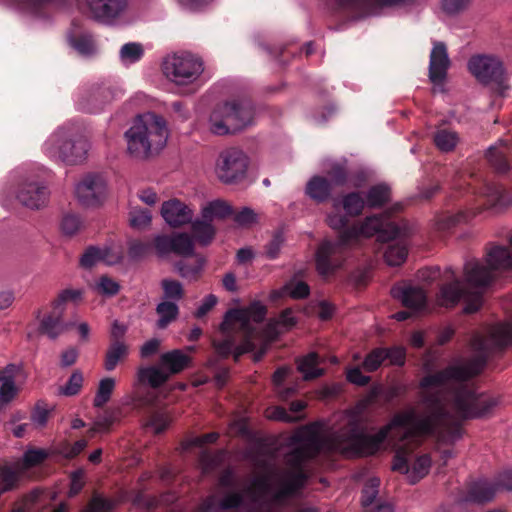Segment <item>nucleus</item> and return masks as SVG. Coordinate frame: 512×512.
I'll return each mask as SVG.
<instances>
[{
    "mask_svg": "<svg viewBox=\"0 0 512 512\" xmlns=\"http://www.w3.org/2000/svg\"><path fill=\"white\" fill-rule=\"evenodd\" d=\"M303 401H294L290 404L289 411L280 406L268 407L265 410V417L270 420L283 421L287 423L296 422L301 419L300 412L305 408Z\"/></svg>",
    "mask_w": 512,
    "mask_h": 512,
    "instance_id": "obj_24",
    "label": "nucleus"
},
{
    "mask_svg": "<svg viewBox=\"0 0 512 512\" xmlns=\"http://www.w3.org/2000/svg\"><path fill=\"white\" fill-rule=\"evenodd\" d=\"M82 295L83 292L80 289H65L58 295L53 305H55V309L62 308L64 310V305L67 302L71 301L77 303L81 300Z\"/></svg>",
    "mask_w": 512,
    "mask_h": 512,
    "instance_id": "obj_52",
    "label": "nucleus"
},
{
    "mask_svg": "<svg viewBox=\"0 0 512 512\" xmlns=\"http://www.w3.org/2000/svg\"><path fill=\"white\" fill-rule=\"evenodd\" d=\"M50 412L51 409L46 404L37 403L31 415L32 424L37 428L44 427L48 422Z\"/></svg>",
    "mask_w": 512,
    "mask_h": 512,
    "instance_id": "obj_51",
    "label": "nucleus"
},
{
    "mask_svg": "<svg viewBox=\"0 0 512 512\" xmlns=\"http://www.w3.org/2000/svg\"><path fill=\"white\" fill-rule=\"evenodd\" d=\"M221 457L222 455L220 453L212 454L206 449L202 450L199 457V463L203 472H209L213 469L219 463Z\"/></svg>",
    "mask_w": 512,
    "mask_h": 512,
    "instance_id": "obj_58",
    "label": "nucleus"
},
{
    "mask_svg": "<svg viewBox=\"0 0 512 512\" xmlns=\"http://www.w3.org/2000/svg\"><path fill=\"white\" fill-rule=\"evenodd\" d=\"M106 182L100 175L87 174L76 183L74 194L80 205L84 207H96L100 205L105 196Z\"/></svg>",
    "mask_w": 512,
    "mask_h": 512,
    "instance_id": "obj_14",
    "label": "nucleus"
},
{
    "mask_svg": "<svg viewBox=\"0 0 512 512\" xmlns=\"http://www.w3.org/2000/svg\"><path fill=\"white\" fill-rule=\"evenodd\" d=\"M254 117V107L249 101L227 102L213 110L209 128L216 135L235 133L251 125Z\"/></svg>",
    "mask_w": 512,
    "mask_h": 512,
    "instance_id": "obj_7",
    "label": "nucleus"
},
{
    "mask_svg": "<svg viewBox=\"0 0 512 512\" xmlns=\"http://www.w3.org/2000/svg\"><path fill=\"white\" fill-rule=\"evenodd\" d=\"M48 195V189L43 183L34 179V176L27 175L17 193V198L22 205L39 209L46 204Z\"/></svg>",
    "mask_w": 512,
    "mask_h": 512,
    "instance_id": "obj_17",
    "label": "nucleus"
},
{
    "mask_svg": "<svg viewBox=\"0 0 512 512\" xmlns=\"http://www.w3.org/2000/svg\"><path fill=\"white\" fill-rule=\"evenodd\" d=\"M47 455V452L43 449H30L24 453L22 461L17 462V464H19L20 469L29 468L41 463Z\"/></svg>",
    "mask_w": 512,
    "mask_h": 512,
    "instance_id": "obj_47",
    "label": "nucleus"
},
{
    "mask_svg": "<svg viewBox=\"0 0 512 512\" xmlns=\"http://www.w3.org/2000/svg\"><path fill=\"white\" fill-rule=\"evenodd\" d=\"M115 388V380L113 378L107 377L102 379L99 382V386L94 398V405L96 407H102L106 404Z\"/></svg>",
    "mask_w": 512,
    "mask_h": 512,
    "instance_id": "obj_40",
    "label": "nucleus"
},
{
    "mask_svg": "<svg viewBox=\"0 0 512 512\" xmlns=\"http://www.w3.org/2000/svg\"><path fill=\"white\" fill-rule=\"evenodd\" d=\"M380 480L377 477H371L362 490L361 502L363 506H369L373 503L378 495Z\"/></svg>",
    "mask_w": 512,
    "mask_h": 512,
    "instance_id": "obj_48",
    "label": "nucleus"
},
{
    "mask_svg": "<svg viewBox=\"0 0 512 512\" xmlns=\"http://www.w3.org/2000/svg\"><path fill=\"white\" fill-rule=\"evenodd\" d=\"M18 366L9 364L3 370V378L0 381V405L10 403L18 394L19 388L15 384V373Z\"/></svg>",
    "mask_w": 512,
    "mask_h": 512,
    "instance_id": "obj_25",
    "label": "nucleus"
},
{
    "mask_svg": "<svg viewBox=\"0 0 512 512\" xmlns=\"http://www.w3.org/2000/svg\"><path fill=\"white\" fill-rule=\"evenodd\" d=\"M319 364V356L311 352L297 360V369L305 380H311L323 375L324 370L319 368Z\"/></svg>",
    "mask_w": 512,
    "mask_h": 512,
    "instance_id": "obj_30",
    "label": "nucleus"
},
{
    "mask_svg": "<svg viewBox=\"0 0 512 512\" xmlns=\"http://www.w3.org/2000/svg\"><path fill=\"white\" fill-rule=\"evenodd\" d=\"M284 242L282 233H277L266 246L265 254L269 259H275L280 253V249Z\"/></svg>",
    "mask_w": 512,
    "mask_h": 512,
    "instance_id": "obj_63",
    "label": "nucleus"
},
{
    "mask_svg": "<svg viewBox=\"0 0 512 512\" xmlns=\"http://www.w3.org/2000/svg\"><path fill=\"white\" fill-rule=\"evenodd\" d=\"M376 234L382 241L402 238L409 234V227L405 222L389 221L385 214L368 216L340 231L338 240L326 239L319 244L315 253L316 271L324 278L333 275L344 264L346 248Z\"/></svg>",
    "mask_w": 512,
    "mask_h": 512,
    "instance_id": "obj_3",
    "label": "nucleus"
},
{
    "mask_svg": "<svg viewBox=\"0 0 512 512\" xmlns=\"http://www.w3.org/2000/svg\"><path fill=\"white\" fill-rule=\"evenodd\" d=\"M128 355V346L121 341H115L112 343L106 353L105 357V369L112 371L116 368L118 363Z\"/></svg>",
    "mask_w": 512,
    "mask_h": 512,
    "instance_id": "obj_34",
    "label": "nucleus"
},
{
    "mask_svg": "<svg viewBox=\"0 0 512 512\" xmlns=\"http://www.w3.org/2000/svg\"><path fill=\"white\" fill-rule=\"evenodd\" d=\"M218 439V433L211 432L208 434H205L203 436L193 437L191 439H188L183 443L184 449H189L190 447L196 446V447H202L206 443H213Z\"/></svg>",
    "mask_w": 512,
    "mask_h": 512,
    "instance_id": "obj_62",
    "label": "nucleus"
},
{
    "mask_svg": "<svg viewBox=\"0 0 512 512\" xmlns=\"http://www.w3.org/2000/svg\"><path fill=\"white\" fill-rule=\"evenodd\" d=\"M63 309H55L53 305V313L43 317L40 322V331L46 334L49 338H57L64 330V323L62 321Z\"/></svg>",
    "mask_w": 512,
    "mask_h": 512,
    "instance_id": "obj_29",
    "label": "nucleus"
},
{
    "mask_svg": "<svg viewBox=\"0 0 512 512\" xmlns=\"http://www.w3.org/2000/svg\"><path fill=\"white\" fill-rule=\"evenodd\" d=\"M468 69L473 76L484 84H495L500 95L508 89L506 72L501 60L490 55H476L468 61Z\"/></svg>",
    "mask_w": 512,
    "mask_h": 512,
    "instance_id": "obj_10",
    "label": "nucleus"
},
{
    "mask_svg": "<svg viewBox=\"0 0 512 512\" xmlns=\"http://www.w3.org/2000/svg\"><path fill=\"white\" fill-rule=\"evenodd\" d=\"M391 198V189L385 183H380L369 188L365 195L368 208H379L385 205Z\"/></svg>",
    "mask_w": 512,
    "mask_h": 512,
    "instance_id": "obj_32",
    "label": "nucleus"
},
{
    "mask_svg": "<svg viewBox=\"0 0 512 512\" xmlns=\"http://www.w3.org/2000/svg\"><path fill=\"white\" fill-rule=\"evenodd\" d=\"M247 168V156L239 149L231 148L220 153L215 164V174L221 182L231 184L241 180Z\"/></svg>",
    "mask_w": 512,
    "mask_h": 512,
    "instance_id": "obj_11",
    "label": "nucleus"
},
{
    "mask_svg": "<svg viewBox=\"0 0 512 512\" xmlns=\"http://www.w3.org/2000/svg\"><path fill=\"white\" fill-rule=\"evenodd\" d=\"M114 98V93L109 85L93 87L87 99L78 100L79 109L89 113H98L103 106Z\"/></svg>",
    "mask_w": 512,
    "mask_h": 512,
    "instance_id": "obj_22",
    "label": "nucleus"
},
{
    "mask_svg": "<svg viewBox=\"0 0 512 512\" xmlns=\"http://www.w3.org/2000/svg\"><path fill=\"white\" fill-rule=\"evenodd\" d=\"M407 253L406 243L399 241L388 246L384 257L389 266H399L406 260Z\"/></svg>",
    "mask_w": 512,
    "mask_h": 512,
    "instance_id": "obj_37",
    "label": "nucleus"
},
{
    "mask_svg": "<svg viewBox=\"0 0 512 512\" xmlns=\"http://www.w3.org/2000/svg\"><path fill=\"white\" fill-rule=\"evenodd\" d=\"M509 148L505 141H499L488 148L486 157L497 172L504 173L509 169L507 160Z\"/></svg>",
    "mask_w": 512,
    "mask_h": 512,
    "instance_id": "obj_28",
    "label": "nucleus"
},
{
    "mask_svg": "<svg viewBox=\"0 0 512 512\" xmlns=\"http://www.w3.org/2000/svg\"><path fill=\"white\" fill-rule=\"evenodd\" d=\"M87 150V141L75 133V128L72 125L59 127L43 145V153L48 158L67 163L81 161Z\"/></svg>",
    "mask_w": 512,
    "mask_h": 512,
    "instance_id": "obj_5",
    "label": "nucleus"
},
{
    "mask_svg": "<svg viewBox=\"0 0 512 512\" xmlns=\"http://www.w3.org/2000/svg\"><path fill=\"white\" fill-rule=\"evenodd\" d=\"M497 493V487L494 483L479 479L469 486L466 500L478 504L491 501Z\"/></svg>",
    "mask_w": 512,
    "mask_h": 512,
    "instance_id": "obj_23",
    "label": "nucleus"
},
{
    "mask_svg": "<svg viewBox=\"0 0 512 512\" xmlns=\"http://www.w3.org/2000/svg\"><path fill=\"white\" fill-rule=\"evenodd\" d=\"M92 16L104 23H113L125 10L127 0H89Z\"/></svg>",
    "mask_w": 512,
    "mask_h": 512,
    "instance_id": "obj_20",
    "label": "nucleus"
},
{
    "mask_svg": "<svg viewBox=\"0 0 512 512\" xmlns=\"http://www.w3.org/2000/svg\"><path fill=\"white\" fill-rule=\"evenodd\" d=\"M347 380L357 386H365L369 383L370 377L364 375L359 367H351L346 370Z\"/></svg>",
    "mask_w": 512,
    "mask_h": 512,
    "instance_id": "obj_61",
    "label": "nucleus"
},
{
    "mask_svg": "<svg viewBox=\"0 0 512 512\" xmlns=\"http://www.w3.org/2000/svg\"><path fill=\"white\" fill-rule=\"evenodd\" d=\"M82 226L80 218L74 214H67L61 222L62 232L66 235H73L79 231Z\"/></svg>",
    "mask_w": 512,
    "mask_h": 512,
    "instance_id": "obj_57",
    "label": "nucleus"
},
{
    "mask_svg": "<svg viewBox=\"0 0 512 512\" xmlns=\"http://www.w3.org/2000/svg\"><path fill=\"white\" fill-rule=\"evenodd\" d=\"M386 358L387 354L385 353V348L373 349L365 357L362 363V367L367 372H373L381 366V364L386 360Z\"/></svg>",
    "mask_w": 512,
    "mask_h": 512,
    "instance_id": "obj_41",
    "label": "nucleus"
},
{
    "mask_svg": "<svg viewBox=\"0 0 512 512\" xmlns=\"http://www.w3.org/2000/svg\"><path fill=\"white\" fill-rule=\"evenodd\" d=\"M511 343L512 321L495 324L483 334H476L471 341L475 354L472 359L455 358L443 370L421 380L424 405L421 412L415 408L398 412L373 435H367L362 428V412L376 397V388L368 399L337 415L336 424L327 435L317 423L298 429L289 441L292 450L285 456L288 469L267 468L245 491V497H250L252 502L249 512L269 511L272 505L296 496L307 479L305 463L318 453L372 455L388 438L396 449L392 469L405 474L409 483H417L429 473L432 464L428 454L416 457L410 464L413 450L425 437L436 438L441 457L447 461L453 453L441 450V445H452L461 439L459 420L486 416L497 405L492 396L477 393L466 381L482 370L489 353ZM243 501L244 495L229 494L219 501V510L241 507Z\"/></svg>",
    "mask_w": 512,
    "mask_h": 512,
    "instance_id": "obj_1",
    "label": "nucleus"
},
{
    "mask_svg": "<svg viewBox=\"0 0 512 512\" xmlns=\"http://www.w3.org/2000/svg\"><path fill=\"white\" fill-rule=\"evenodd\" d=\"M101 249L96 247L88 248L80 259L81 266L90 268L97 263H100Z\"/></svg>",
    "mask_w": 512,
    "mask_h": 512,
    "instance_id": "obj_60",
    "label": "nucleus"
},
{
    "mask_svg": "<svg viewBox=\"0 0 512 512\" xmlns=\"http://www.w3.org/2000/svg\"><path fill=\"white\" fill-rule=\"evenodd\" d=\"M232 214V207L223 200L216 199L201 208V217L205 220L224 219Z\"/></svg>",
    "mask_w": 512,
    "mask_h": 512,
    "instance_id": "obj_31",
    "label": "nucleus"
},
{
    "mask_svg": "<svg viewBox=\"0 0 512 512\" xmlns=\"http://www.w3.org/2000/svg\"><path fill=\"white\" fill-rule=\"evenodd\" d=\"M123 258V252L119 247H105L101 249L100 262L106 265L119 263Z\"/></svg>",
    "mask_w": 512,
    "mask_h": 512,
    "instance_id": "obj_56",
    "label": "nucleus"
},
{
    "mask_svg": "<svg viewBox=\"0 0 512 512\" xmlns=\"http://www.w3.org/2000/svg\"><path fill=\"white\" fill-rule=\"evenodd\" d=\"M93 289L103 296L111 297L119 292L120 286L110 277L101 276L94 284Z\"/></svg>",
    "mask_w": 512,
    "mask_h": 512,
    "instance_id": "obj_43",
    "label": "nucleus"
},
{
    "mask_svg": "<svg viewBox=\"0 0 512 512\" xmlns=\"http://www.w3.org/2000/svg\"><path fill=\"white\" fill-rule=\"evenodd\" d=\"M204 266V260H200L195 266L191 267L183 262H180L178 265H177V270L179 272V274L183 277V278H186V279H194L196 278L202 268Z\"/></svg>",
    "mask_w": 512,
    "mask_h": 512,
    "instance_id": "obj_59",
    "label": "nucleus"
},
{
    "mask_svg": "<svg viewBox=\"0 0 512 512\" xmlns=\"http://www.w3.org/2000/svg\"><path fill=\"white\" fill-rule=\"evenodd\" d=\"M160 212L164 221L174 228L190 224L194 216V210L177 198L164 201Z\"/></svg>",
    "mask_w": 512,
    "mask_h": 512,
    "instance_id": "obj_18",
    "label": "nucleus"
},
{
    "mask_svg": "<svg viewBox=\"0 0 512 512\" xmlns=\"http://www.w3.org/2000/svg\"><path fill=\"white\" fill-rule=\"evenodd\" d=\"M143 54L144 49L140 43H126L120 49V60L124 65H131L139 61Z\"/></svg>",
    "mask_w": 512,
    "mask_h": 512,
    "instance_id": "obj_38",
    "label": "nucleus"
},
{
    "mask_svg": "<svg viewBox=\"0 0 512 512\" xmlns=\"http://www.w3.org/2000/svg\"><path fill=\"white\" fill-rule=\"evenodd\" d=\"M481 198L484 200L483 206L471 211H461L456 214L440 216L436 221L437 229L441 232H447L456 225L469 221L484 209H490L499 213L512 205V194L507 192L502 185L496 183L485 185L481 191Z\"/></svg>",
    "mask_w": 512,
    "mask_h": 512,
    "instance_id": "obj_6",
    "label": "nucleus"
},
{
    "mask_svg": "<svg viewBox=\"0 0 512 512\" xmlns=\"http://www.w3.org/2000/svg\"><path fill=\"white\" fill-rule=\"evenodd\" d=\"M309 292L310 288L305 282L291 281L283 287L281 294L288 295L294 299H301L307 297Z\"/></svg>",
    "mask_w": 512,
    "mask_h": 512,
    "instance_id": "obj_44",
    "label": "nucleus"
},
{
    "mask_svg": "<svg viewBox=\"0 0 512 512\" xmlns=\"http://www.w3.org/2000/svg\"><path fill=\"white\" fill-rule=\"evenodd\" d=\"M83 384V375L79 371L71 374L67 383L59 388V394L64 396H73L79 393Z\"/></svg>",
    "mask_w": 512,
    "mask_h": 512,
    "instance_id": "obj_45",
    "label": "nucleus"
},
{
    "mask_svg": "<svg viewBox=\"0 0 512 512\" xmlns=\"http://www.w3.org/2000/svg\"><path fill=\"white\" fill-rule=\"evenodd\" d=\"M124 138L131 157L146 159L166 146L169 129L162 116L147 112L135 117Z\"/></svg>",
    "mask_w": 512,
    "mask_h": 512,
    "instance_id": "obj_4",
    "label": "nucleus"
},
{
    "mask_svg": "<svg viewBox=\"0 0 512 512\" xmlns=\"http://www.w3.org/2000/svg\"><path fill=\"white\" fill-rule=\"evenodd\" d=\"M512 266V256L508 248L494 246L487 253L485 264L470 260L464 266L465 279L473 288H484L491 283L495 272Z\"/></svg>",
    "mask_w": 512,
    "mask_h": 512,
    "instance_id": "obj_8",
    "label": "nucleus"
},
{
    "mask_svg": "<svg viewBox=\"0 0 512 512\" xmlns=\"http://www.w3.org/2000/svg\"><path fill=\"white\" fill-rule=\"evenodd\" d=\"M151 220V213L147 209L134 208L130 211V224L134 228L147 227Z\"/></svg>",
    "mask_w": 512,
    "mask_h": 512,
    "instance_id": "obj_49",
    "label": "nucleus"
},
{
    "mask_svg": "<svg viewBox=\"0 0 512 512\" xmlns=\"http://www.w3.org/2000/svg\"><path fill=\"white\" fill-rule=\"evenodd\" d=\"M391 295L410 309L420 310L426 304V294L419 287L406 284L395 285L391 289Z\"/></svg>",
    "mask_w": 512,
    "mask_h": 512,
    "instance_id": "obj_21",
    "label": "nucleus"
},
{
    "mask_svg": "<svg viewBox=\"0 0 512 512\" xmlns=\"http://www.w3.org/2000/svg\"><path fill=\"white\" fill-rule=\"evenodd\" d=\"M266 314V306L260 301H253L245 308L229 310L221 324L225 338L213 342L216 351L223 356L233 354L236 360L242 354L254 351V360L259 361L269 344L297 323L294 311L287 308L260 330L258 326Z\"/></svg>",
    "mask_w": 512,
    "mask_h": 512,
    "instance_id": "obj_2",
    "label": "nucleus"
},
{
    "mask_svg": "<svg viewBox=\"0 0 512 512\" xmlns=\"http://www.w3.org/2000/svg\"><path fill=\"white\" fill-rule=\"evenodd\" d=\"M189 361V356L181 350H172L163 353L160 357V365L169 376L184 370L188 366Z\"/></svg>",
    "mask_w": 512,
    "mask_h": 512,
    "instance_id": "obj_26",
    "label": "nucleus"
},
{
    "mask_svg": "<svg viewBox=\"0 0 512 512\" xmlns=\"http://www.w3.org/2000/svg\"><path fill=\"white\" fill-rule=\"evenodd\" d=\"M450 66L446 45L443 42H435L430 53L429 79L434 86H442Z\"/></svg>",
    "mask_w": 512,
    "mask_h": 512,
    "instance_id": "obj_19",
    "label": "nucleus"
},
{
    "mask_svg": "<svg viewBox=\"0 0 512 512\" xmlns=\"http://www.w3.org/2000/svg\"><path fill=\"white\" fill-rule=\"evenodd\" d=\"M156 311L159 315L157 326L160 329H164L168 324L176 319L178 315V306L175 302L163 301L157 305Z\"/></svg>",
    "mask_w": 512,
    "mask_h": 512,
    "instance_id": "obj_36",
    "label": "nucleus"
},
{
    "mask_svg": "<svg viewBox=\"0 0 512 512\" xmlns=\"http://www.w3.org/2000/svg\"><path fill=\"white\" fill-rule=\"evenodd\" d=\"M18 470H20V466L17 463L14 468L8 466L0 467V495L13 487L17 480Z\"/></svg>",
    "mask_w": 512,
    "mask_h": 512,
    "instance_id": "obj_42",
    "label": "nucleus"
},
{
    "mask_svg": "<svg viewBox=\"0 0 512 512\" xmlns=\"http://www.w3.org/2000/svg\"><path fill=\"white\" fill-rule=\"evenodd\" d=\"M154 246L160 256L171 252L181 256H189L194 251L193 239L187 233H176L172 236L158 235L154 239Z\"/></svg>",
    "mask_w": 512,
    "mask_h": 512,
    "instance_id": "obj_16",
    "label": "nucleus"
},
{
    "mask_svg": "<svg viewBox=\"0 0 512 512\" xmlns=\"http://www.w3.org/2000/svg\"><path fill=\"white\" fill-rule=\"evenodd\" d=\"M70 45L82 56H90L96 51L95 44L91 36L84 34L74 38L72 35L68 36Z\"/></svg>",
    "mask_w": 512,
    "mask_h": 512,
    "instance_id": "obj_39",
    "label": "nucleus"
},
{
    "mask_svg": "<svg viewBox=\"0 0 512 512\" xmlns=\"http://www.w3.org/2000/svg\"><path fill=\"white\" fill-rule=\"evenodd\" d=\"M87 446V441L84 439L76 441L73 445L64 442L59 446L58 452L65 458H74L80 454Z\"/></svg>",
    "mask_w": 512,
    "mask_h": 512,
    "instance_id": "obj_55",
    "label": "nucleus"
},
{
    "mask_svg": "<svg viewBox=\"0 0 512 512\" xmlns=\"http://www.w3.org/2000/svg\"><path fill=\"white\" fill-rule=\"evenodd\" d=\"M191 224L196 240L203 246L210 244L215 235V228L212 222L201 217V219H196Z\"/></svg>",
    "mask_w": 512,
    "mask_h": 512,
    "instance_id": "obj_33",
    "label": "nucleus"
},
{
    "mask_svg": "<svg viewBox=\"0 0 512 512\" xmlns=\"http://www.w3.org/2000/svg\"><path fill=\"white\" fill-rule=\"evenodd\" d=\"M365 206H367L365 198H363L358 192H351L344 195L341 199H334V209L338 210L339 208H343L346 215L330 213L327 216V223L333 230L343 231L347 228V216L359 215Z\"/></svg>",
    "mask_w": 512,
    "mask_h": 512,
    "instance_id": "obj_15",
    "label": "nucleus"
},
{
    "mask_svg": "<svg viewBox=\"0 0 512 512\" xmlns=\"http://www.w3.org/2000/svg\"><path fill=\"white\" fill-rule=\"evenodd\" d=\"M459 142L458 134L450 129H438L434 134V143L442 152H450L454 150Z\"/></svg>",
    "mask_w": 512,
    "mask_h": 512,
    "instance_id": "obj_35",
    "label": "nucleus"
},
{
    "mask_svg": "<svg viewBox=\"0 0 512 512\" xmlns=\"http://www.w3.org/2000/svg\"><path fill=\"white\" fill-rule=\"evenodd\" d=\"M169 374L160 366H144L137 371V381L140 384H147L152 388H157L165 383Z\"/></svg>",
    "mask_w": 512,
    "mask_h": 512,
    "instance_id": "obj_27",
    "label": "nucleus"
},
{
    "mask_svg": "<svg viewBox=\"0 0 512 512\" xmlns=\"http://www.w3.org/2000/svg\"><path fill=\"white\" fill-rule=\"evenodd\" d=\"M171 421V417L166 412H156L150 416L146 426L158 434L167 429Z\"/></svg>",
    "mask_w": 512,
    "mask_h": 512,
    "instance_id": "obj_46",
    "label": "nucleus"
},
{
    "mask_svg": "<svg viewBox=\"0 0 512 512\" xmlns=\"http://www.w3.org/2000/svg\"><path fill=\"white\" fill-rule=\"evenodd\" d=\"M165 77L177 86H189L196 83L204 72L202 59L191 53L172 54L162 63Z\"/></svg>",
    "mask_w": 512,
    "mask_h": 512,
    "instance_id": "obj_9",
    "label": "nucleus"
},
{
    "mask_svg": "<svg viewBox=\"0 0 512 512\" xmlns=\"http://www.w3.org/2000/svg\"><path fill=\"white\" fill-rule=\"evenodd\" d=\"M113 507V503L100 496H94L89 503L86 512H110Z\"/></svg>",
    "mask_w": 512,
    "mask_h": 512,
    "instance_id": "obj_64",
    "label": "nucleus"
},
{
    "mask_svg": "<svg viewBox=\"0 0 512 512\" xmlns=\"http://www.w3.org/2000/svg\"><path fill=\"white\" fill-rule=\"evenodd\" d=\"M162 288L164 290V297L175 302L180 300L183 296V289L180 282L175 280L164 279L162 281Z\"/></svg>",
    "mask_w": 512,
    "mask_h": 512,
    "instance_id": "obj_50",
    "label": "nucleus"
},
{
    "mask_svg": "<svg viewBox=\"0 0 512 512\" xmlns=\"http://www.w3.org/2000/svg\"><path fill=\"white\" fill-rule=\"evenodd\" d=\"M118 419L117 415L114 412H106L100 416H98L91 428L93 433H103L108 431L110 426Z\"/></svg>",
    "mask_w": 512,
    "mask_h": 512,
    "instance_id": "obj_53",
    "label": "nucleus"
},
{
    "mask_svg": "<svg viewBox=\"0 0 512 512\" xmlns=\"http://www.w3.org/2000/svg\"><path fill=\"white\" fill-rule=\"evenodd\" d=\"M476 291L472 293H465L462 289V283L458 280L447 283L440 288L437 296V302L443 307H454L460 300H464L466 305L464 307L465 313L476 312L482 304V297L479 291L480 288H475Z\"/></svg>",
    "mask_w": 512,
    "mask_h": 512,
    "instance_id": "obj_12",
    "label": "nucleus"
},
{
    "mask_svg": "<svg viewBox=\"0 0 512 512\" xmlns=\"http://www.w3.org/2000/svg\"><path fill=\"white\" fill-rule=\"evenodd\" d=\"M233 219L240 227H250L257 223L258 215L252 209L244 207L234 215Z\"/></svg>",
    "mask_w": 512,
    "mask_h": 512,
    "instance_id": "obj_54",
    "label": "nucleus"
},
{
    "mask_svg": "<svg viewBox=\"0 0 512 512\" xmlns=\"http://www.w3.org/2000/svg\"><path fill=\"white\" fill-rule=\"evenodd\" d=\"M330 181L324 177L314 176L306 186V193L312 199L322 202L331 192L332 185H341L346 181L345 162H329Z\"/></svg>",
    "mask_w": 512,
    "mask_h": 512,
    "instance_id": "obj_13",
    "label": "nucleus"
}]
</instances>
